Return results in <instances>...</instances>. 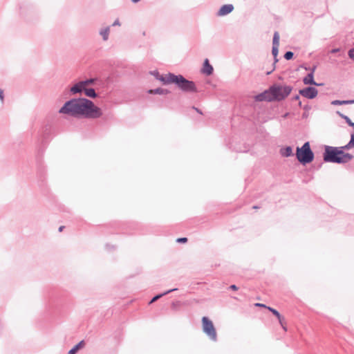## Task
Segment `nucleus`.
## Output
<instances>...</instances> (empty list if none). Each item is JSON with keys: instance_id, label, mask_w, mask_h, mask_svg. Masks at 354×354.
Returning <instances> with one entry per match:
<instances>
[{"instance_id": "7", "label": "nucleus", "mask_w": 354, "mask_h": 354, "mask_svg": "<svg viewBox=\"0 0 354 354\" xmlns=\"http://www.w3.org/2000/svg\"><path fill=\"white\" fill-rule=\"evenodd\" d=\"M93 82H94L93 79H90V80H88L86 81L80 82L79 83L76 84L75 86H73L71 88V91L73 93H80L84 90L85 86H88V85L93 83Z\"/></svg>"}, {"instance_id": "26", "label": "nucleus", "mask_w": 354, "mask_h": 354, "mask_svg": "<svg viewBox=\"0 0 354 354\" xmlns=\"http://www.w3.org/2000/svg\"><path fill=\"white\" fill-rule=\"evenodd\" d=\"M187 241V239L184 237V238H178L176 239V242L178 243H186Z\"/></svg>"}, {"instance_id": "16", "label": "nucleus", "mask_w": 354, "mask_h": 354, "mask_svg": "<svg viewBox=\"0 0 354 354\" xmlns=\"http://www.w3.org/2000/svg\"><path fill=\"white\" fill-rule=\"evenodd\" d=\"M85 95L90 97H95L96 93L94 89L93 88H87V86H85L84 90Z\"/></svg>"}, {"instance_id": "3", "label": "nucleus", "mask_w": 354, "mask_h": 354, "mask_svg": "<svg viewBox=\"0 0 354 354\" xmlns=\"http://www.w3.org/2000/svg\"><path fill=\"white\" fill-rule=\"evenodd\" d=\"M292 88L288 86L274 85L268 90L257 96L259 101H280L286 98L291 92Z\"/></svg>"}, {"instance_id": "32", "label": "nucleus", "mask_w": 354, "mask_h": 354, "mask_svg": "<svg viewBox=\"0 0 354 354\" xmlns=\"http://www.w3.org/2000/svg\"><path fill=\"white\" fill-rule=\"evenodd\" d=\"M171 306L174 308H176L179 306V302H174V303H172Z\"/></svg>"}, {"instance_id": "11", "label": "nucleus", "mask_w": 354, "mask_h": 354, "mask_svg": "<svg viewBox=\"0 0 354 354\" xmlns=\"http://www.w3.org/2000/svg\"><path fill=\"white\" fill-rule=\"evenodd\" d=\"M315 70V67H314L312 70V73L308 74L306 77H305L304 78V83L305 84H314V85H319L318 84H317L316 82H315L314 81V77H313V73Z\"/></svg>"}, {"instance_id": "10", "label": "nucleus", "mask_w": 354, "mask_h": 354, "mask_svg": "<svg viewBox=\"0 0 354 354\" xmlns=\"http://www.w3.org/2000/svg\"><path fill=\"white\" fill-rule=\"evenodd\" d=\"M214 68L212 66L209 64L208 59H205L204 61L203 68L201 69V73L206 75H210L212 74Z\"/></svg>"}, {"instance_id": "17", "label": "nucleus", "mask_w": 354, "mask_h": 354, "mask_svg": "<svg viewBox=\"0 0 354 354\" xmlns=\"http://www.w3.org/2000/svg\"><path fill=\"white\" fill-rule=\"evenodd\" d=\"M354 103V100H334L331 102L333 105H343Z\"/></svg>"}, {"instance_id": "9", "label": "nucleus", "mask_w": 354, "mask_h": 354, "mask_svg": "<svg viewBox=\"0 0 354 354\" xmlns=\"http://www.w3.org/2000/svg\"><path fill=\"white\" fill-rule=\"evenodd\" d=\"M233 10L234 6L232 4L223 5L218 10L217 15L220 17L225 16L232 12Z\"/></svg>"}, {"instance_id": "6", "label": "nucleus", "mask_w": 354, "mask_h": 354, "mask_svg": "<svg viewBox=\"0 0 354 354\" xmlns=\"http://www.w3.org/2000/svg\"><path fill=\"white\" fill-rule=\"evenodd\" d=\"M202 327L203 332L212 340L216 341L217 334L213 322L207 317L202 318Z\"/></svg>"}, {"instance_id": "23", "label": "nucleus", "mask_w": 354, "mask_h": 354, "mask_svg": "<svg viewBox=\"0 0 354 354\" xmlns=\"http://www.w3.org/2000/svg\"><path fill=\"white\" fill-rule=\"evenodd\" d=\"M278 52H279V46H272V55L273 56L276 58L277 55H278Z\"/></svg>"}, {"instance_id": "5", "label": "nucleus", "mask_w": 354, "mask_h": 354, "mask_svg": "<svg viewBox=\"0 0 354 354\" xmlns=\"http://www.w3.org/2000/svg\"><path fill=\"white\" fill-rule=\"evenodd\" d=\"M296 156L298 160L302 164L309 163L313 161L314 155L310 149L308 142L304 143L301 148H297Z\"/></svg>"}, {"instance_id": "33", "label": "nucleus", "mask_w": 354, "mask_h": 354, "mask_svg": "<svg viewBox=\"0 0 354 354\" xmlns=\"http://www.w3.org/2000/svg\"><path fill=\"white\" fill-rule=\"evenodd\" d=\"M338 51H339V49H338V48H335V49H333V50L330 51V53H337V52H338Z\"/></svg>"}, {"instance_id": "2", "label": "nucleus", "mask_w": 354, "mask_h": 354, "mask_svg": "<svg viewBox=\"0 0 354 354\" xmlns=\"http://www.w3.org/2000/svg\"><path fill=\"white\" fill-rule=\"evenodd\" d=\"M346 147H334L327 146L325 148L324 153V160L325 162H335V163H346L350 162L353 156L349 153L344 151Z\"/></svg>"}, {"instance_id": "31", "label": "nucleus", "mask_w": 354, "mask_h": 354, "mask_svg": "<svg viewBox=\"0 0 354 354\" xmlns=\"http://www.w3.org/2000/svg\"><path fill=\"white\" fill-rule=\"evenodd\" d=\"M0 99L1 100V101L3 99V91L1 89H0Z\"/></svg>"}, {"instance_id": "21", "label": "nucleus", "mask_w": 354, "mask_h": 354, "mask_svg": "<svg viewBox=\"0 0 354 354\" xmlns=\"http://www.w3.org/2000/svg\"><path fill=\"white\" fill-rule=\"evenodd\" d=\"M344 147H346V149L354 147V134L351 135L349 142L345 145Z\"/></svg>"}, {"instance_id": "12", "label": "nucleus", "mask_w": 354, "mask_h": 354, "mask_svg": "<svg viewBox=\"0 0 354 354\" xmlns=\"http://www.w3.org/2000/svg\"><path fill=\"white\" fill-rule=\"evenodd\" d=\"M280 153L283 157H289L292 155V149L291 147H286L280 150Z\"/></svg>"}, {"instance_id": "4", "label": "nucleus", "mask_w": 354, "mask_h": 354, "mask_svg": "<svg viewBox=\"0 0 354 354\" xmlns=\"http://www.w3.org/2000/svg\"><path fill=\"white\" fill-rule=\"evenodd\" d=\"M160 80L165 84L175 83L179 88L185 91H196L194 83L186 80L182 75H175L174 74L169 73L165 77H162Z\"/></svg>"}, {"instance_id": "18", "label": "nucleus", "mask_w": 354, "mask_h": 354, "mask_svg": "<svg viewBox=\"0 0 354 354\" xmlns=\"http://www.w3.org/2000/svg\"><path fill=\"white\" fill-rule=\"evenodd\" d=\"M273 46H279V34L275 32L273 37Z\"/></svg>"}, {"instance_id": "13", "label": "nucleus", "mask_w": 354, "mask_h": 354, "mask_svg": "<svg viewBox=\"0 0 354 354\" xmlns=\"http://www.w3.org/2000/svg\"><path fill=\"white\" fill-rule=\"evenodd\" d=\"M84 346V341H81L77 345H75L72 349L68 351V354H75L77 351Z\"/></svg>"}, {"instance_id": "1", "label": "nucleus", "mask_w": 354, "mask_h": 354, "mask_svg": "<svg viewBox=\"0 0 354 354\" xmlns=\"http://www.w3.org/2000/svg\"><path fill=\"white\" fill-rule=\"evenodd\" d=\"M60 113L71 115H84L86 118H97L102 115L101 109L91 101L82 98L67 102L59 110Z\"/></svg>"}, {"instance_id": "15", "label": "nucleus", "mask_w": 354, "mask_h": 354, "mask_svg": "<svg viewBox=\"0 0 354 354\" xmlns=\"http://www.w3.org/2000/svg\"><path fill=\"white\" fill-rule=\"evenodd\" d=\"M267 309L269 310L274 316L277 317V318L279 320V322L281 321H283L284 319V317L280 315V313L275 309L271 308V307H267Z\"/></svg>"}, {"instance_id": "27", "label": "nucleus", "mask_w": 354, "mask_h": 354, "mask_svg": "<svg viewBox=\"0 0 354 354\" xmlns=\"http://www.w3.org/2000/svg\"><path fill=\"white\" fill-rule=\"evenodd\" d=\"M348 55L351 58L354 59V49H351L348 51Z\"/></svg>"}, {"instance_id": "36", "label": "nucleus", "mask_w": 354, "mask_h": 354, "mask_svg": "<svg viewBox=\"0 0 354 354\" xmlns=\"http://www.w3.org/2000/svg\"><path fill=\"white\" fill-rule=\"evenodd\" d=\"M131 1L133 3H137V2L140 1V0H131Z\"/></svg>"}, {"instance_id": "14", "label": "nucleus", "mask_w": 354, "mask_h": 354, "mask_svg": "<svg viewBox=\"0 0 354 354\" xmlns=\"http://www.w3.org/2000/svg\"><path fill=\"white\" fill-rule=\"evenodd\" d=\"M267 309L269 310L274 316L277 317V318L279 320V322L281 321H283L284 319V317L280 315V313L275 309L271 308V307H267Z\"/></svg>"}, {"instance_id": "8", "label": "nucleus", "mask_w": 354, "mask_h": 354, "mask_svg": "<svg viewBox=\"0 0 354 354\" xmlns=\"http://www.w3.org/2000/svg\"><path fill=\"white\" fill-rule=\"evenodd\" d=\"M299 93L306 98L313 99L317 95L318 91L314 87H308L301 90Z\"/></svg>"}, {"instance_id": "24", "label": "nucleus", "mask_w": 354, "mask_h": 354, "mask_svg": "<svg viewBox=\"0 0 354 354\" xmlns=\"http://www.w3.org/2000/svg\"><path fill=\"white\" fill-rule=\"evenodd\" d=\"M293 53L290 51L286 52L284 55V58L287 60L292 59Z\"/></svg>"}, {"instance_id": "22", "label": "nucleus", "mask_w": 354, "mask_h": 354, "mask_svg": "<svg viewBox=\"0 0 354 354\" xmlns=\"http://www.w3.org/2000/svg\"><path fill=\"white\" fill-rule=\"evenodd\" d=\"M149 93L151 94H165L166 93L163 89L158 88L156 90H149Z\"/></svg>"}, {"instance_id": "30", "label": "nucleus", "mask_w": 354, "mask_h": 354, "mask_svg": "<svg viewBox=\"0 0 354 354\" xmlns=\"http://www.w3.org/2000/svg\"><path fill=\"white\" fill-rule=\"evenodd\" d=\"M230 289L233 290H238V288L235 285H231L230 287Z\"/></svg>"}, {"instance_id": "19", "label": "nucleus", "mask_w": 354, "mask_h": 354, "mask_svg": "<svg viewBox=\"0 0 354 354\" xmlns=\"http://www.w3.org/2000/svg\"><path fill=\"white\" fill-rule=\"evenodd\" d=\"M176 289H171V290H169L167 292H165V293L163 294H160V295H156V297H154L151 300V301L149 302V304H152L153 303L154 301H156V300H158L159 298H160L162 296L170 292H172V291H174L176 290Z\"/></svg>"}, {"instance_id": "34", "label": "nucleus", "mask_w": 354, "mask_h": 354, "mask_svg": "<svg viewBox=\"0 0 354 354\" xmlns=\"http://www.w3.org/2000/svg\"><path fill=\"white\" fill-rule=\"evenodd\" d=\"M115 25H120L118 21H115L113 24V26H115Z\"/></svg>"}, {"instance_id": "37", "label": "nucleus", "mask_w": 354, "mask_h": 354, "mask_svg": "<svg viewBox=\"0 0 354 354\" xmlns=\"http://www.w3.org/2000/svg\"><path fill=\"white\" fill-rule=\"evenodd\" d=\"M253 208H254V209H257V208H258V207H257V206H254V207H253Z\"/></svg>"}, {"instance_id": "28", "label": "nucleus", "mask_w": 354, "mask_h": 354, "mask_svg": "<svg viewBox=\"0 0 354 354\" xmlns=\"http://www.w3.org/2000/svg\"><path fill=\"white\" fill-rule=\"evenodd\" d=\"M254 306H257V307H261V308H267V307H268V306H266L265 304H261V303H256V304H254Z\"/></svg>"}, {"instance_id": "29", "label": "nucleus", "mask_w": 354, "mask_h": 354, "mask_svg": "<svg viewBox=\"0 0 354 354\" xmlns=\"http://www.w3.org/2000/svg\"><path fill=\"white\" fill-rule=\"evenodd\" d=\"M344 118L346 119V122L348 123L350 126L354 127V123L352 122L348 117L345 116Z\"/></svg>"}, {"instance_id": "20", "label": "nucleus", "mask_w": 354, "mask_h": 354, "mask_svg": "<svg viewBox=\"0 0 354 354\" xmlns=\"http://www.w3.org/2000/svg\"><path fill=\"white\" fill-rule=\"evenodd\" d=\"M100 35L102 36L104 40H106L109 35V28H106L100 32Z\"/></svg>"}, {"instance_id": "25", "label": "nucleus", "mask_w": 354, "mask_h": 354, "mask_svg": "<svg viewBox=\"0 0 354 354\" xmlns=\"http://www.w3.org/2000/svg\"><path fill=\"white\" fill-rule=\"evenodd\" d=\"M279 324H280L281 326L282 327V328L283 329V330L285 332H286L288 329H287V326H286L285 319H283V321L279 322Z\"/></svg>"}, {"instance_id": "35", "label": "nucleus", "mask_w": 354, "mask_h": 354, "mask_svg": "<svg viewBox=\"0 0 354 354\" xmlns=\"http://www.w3.org/2000/svg\"><path fill=\"white\" fill-rule=\"evenodd\" d=\"M64 227V226H61V227H59V232H62V231L63 230Z\"/></svg>"}]
</instances>
